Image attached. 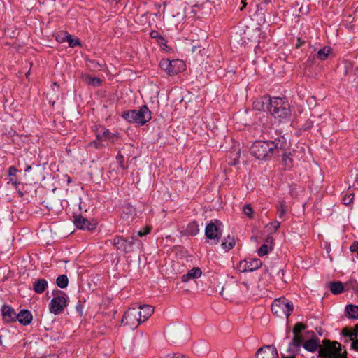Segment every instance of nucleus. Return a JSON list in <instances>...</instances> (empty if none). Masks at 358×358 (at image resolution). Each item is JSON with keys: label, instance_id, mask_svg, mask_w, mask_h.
<instances>
[{"label": "nucleus", "instance_id": "f257e3e1", "mask_svg": "<svg viewBox=\"0 0 358 358\" xmlns=\"http://www.w3.org/2000/svg\"><path fill=\"white\" fill-rule=\"evenodd\" d=\"M286 146L284 137L274 141H255L250 148L251 155L259 160H269L273 157L280 156Z\"/></svg>", "mask_w": 358, "mask_h": 358}, {"label": "nucleus", "instance_id": "f03ea898", "mask_svg": "<svg viewBox=\"0 0 358 358\" xmlns=\"http://www.w3.org/2000/svg\"><path fill=\"white\" fill-rule=\"evenodd\" d=\"M258 110L268 111L275 118L286 119L291 115L289 104L280 97L264 96Z\"/></svg>", "mask_w": 358, "mask_h": 358}, {"label": "nucleus", "instance_id": "7ed1b4c3", "mask_svg": "<svg viewBox=\"0 0 358 358\" xmlns=\"http://www.w3.org/2000/svg\"><path fill=\"white\" fill-rule=\"evenodd\" d=\"M122 117L130 123H136L144 125L151 120V112L145 105L140 107L139 110H130L124 111Z\"/></svg>", "mask_w": 358, "mask_h": 358}, {"label": "nucleus", "instance_id": "20e7f679", "mask_svg": "<svg viewBox=\"0 0 358 358\" xmlns=\"http://www.w3.org/2000/svg\"><path fill=\"white\" fill-rule=\"evenodd\" d=\"M319 357L322 358H340L341 356V344L336 341L331 342L324 339L322 345L320 344Z\"/></svg>", "mask_w": 358, "mask_h": 358}, {"label": "nucleus", "instance_id": "39448f33", "mask_svg": "<svg viewBox=\"0 0 358 358\" xmlns=\"http://www.w3.org/2000/svg\"><path fill=\"white\" fill-rule=\"evenodd\" d=\"M53 298L50 301L49 308L52 313H58L64 310L67 306L68 296L60 290H54L52 292Z\"/></svg>", "mask_w": 358, "mask_h": 358}, {"label": "nucleus", "instance_id": "423d86ee", "mask_svg": "<svg viewBox=\"0 0 358 358\" xmlns=\"http://www.w3.org/2000/svg\"><path fill=\"white\" fill-rule=\"evenodd\" d=\"M159 66L169 76L176 75L185 69V63L180 59H162L159 62Z\"/></svg>", "mask_w": 358, "mask_h": 358}, {"label": "nucleus", "instance_id": "0eeeda50", "mask_svg": "<svg viewBox=\"0 0 358 358\" xmlns=\"http://www.w3.org/2000/svg\"><path fill=\"white\" fill-rule=\"evenodd\" d=\"M271 308L272 313H289L294 310L293 303L285 297L275 299Z\"/></svg>", "mask_w": 358, "mask_h": 358}, {"label": "nucleus", "instance_id": "6e6552de", "mask_svg": "<svg viewBox=\"0 0 358 358\" xmlns=\"http://www.w3.org/2000/svg\"><path fill=\"white\" fill-rule=\"evenodd\" d=\"M150 315H123L121 322L124 326H127L131 329H135L138 326L147 320Z\"/></svg>", "mask_w": 358, "mask_h": 358}, {"label": "nucleus", "instance_id": "1a4fd4ad", "mask_svg": "<svg viewBox=\"0 0 358 358\" xmlns=\"http://www.w3.org/2000/svg\"><path fill=\"white\" fill-rule=\"evenodd\" d=\"M216 224H221L220 222L215 220L208 223L205 229V235L207 238L213 240L216 244L220 242L222 238V232Z\"/></svg>", "mask_w": 358, "mask_h": 358}, {"label": "nucleus", "instance_id": "9d476101", "mask_svg": "<svg viewBox=\"0 0 358 358\" xmlns=\"http://www.w3.org/2000/svg\"><path fill=\"white\" fill-rule=\"evenodd\" d=\"M277 348L273 345H264L258 349L255 358H278Z\"/></svg>", "mask_w": 358, "mask_h": 358}, {"label": "nucleus", "instance_id": "9b49d317", "mask_svg": "<svg viewBox=\"0 0 358 358\" xmlns=\"http://www.w3.org/2000/svg\"><path fill=\"white\" fill-rule=\"evenodd\" d=\"M262 263L260 259L257 258H248L241 261L239 268L243 272H252L258 269Z\"/></svg>", "mask_w": 358, "mask_h": 358}, {"label": "nucleus", "instance_id": "f8f14e48", "mask_svg": "<svg viewBox=\"0 0 358 358\" xmlns=\"http://www.w3.org/2000/svg\"><path fill=\"white\" fill-rule=\"evenodd\" d=\"M3 320L9 322L18 321L22 325H27L33 320L32 315H2Z\"/></svg>", "mask_w": 358, "mask_h": 358}, {"label": "nucleus", "instance_id": "ddd939ff", "mask_svg": "<svg viewBox=\"0 0 358 358\" xmlns=\"http://www.w3.org/2000/svg\"><path fill=\"white\" fill-rule=\"evenodd\" d=\"M73 218V222L78 229L93 230L96 227L95 223H91L87 219L80 215H74Z\"/></svg>", "mask_w": 358, "mask_h": 358}, {"label": "nucleus", "instance_id": "4468645a", "mask_svg": "<svg viewBox=\"0 0 358 358\" xmlns=\"http://www.w3.org/2000/svg\"><path fill=\"white\" fill-rule=\"evenodd\" d=\"M111 243L120 250L129 253L131 252L129 243H128L126 238H123L122 236H116L111 241Z\"/></svg>", "mask_w": 358, "mask_h": 358}, {"label": "nucleus", "instance_id": "2eb2a0df", "mask_svg": "<svg viewBox=\"0 0 358 358\" xmlns=\"http://www.w3.org/2000/svg\"><path fill=\"white\" fill-rule=\"evenodd\" d=\"M130 311H136V313H154L155 308L152 306L147 304L134 303L132 304L125 313H129Z\"/></svg>", "mask_w": 358, "mask_h": 358}, {"label": "nucleus", "instance_id": "dca6fc26", "mask_svg": "<svg viewBox=\"0 0 358 358\" xmlns=\"http://www.w3.org/2000/svg\"><path fill=\"white\" fill-rule=\"evenodd\" d=\"M320 342V339L317 337H315L306 341L303 343V347L306 350L310 352H315L317 350H319Z\"/></svg>", "mask_w": 358, "mask_h": 358}, {"label": "nucleus", "instance_id": "f3484780", "mask_svg": "<svg viewBox=\"0 0 358 358\" xmlns=\"http://www.w3.org/2000/svg\"><path fill=\"white\" fill-rule=\"evenodd\" d=\"M201 274L202 271L201 268L199 267L193 268L182 276V281L183 282H187L190 280L197 279L201 277Z\"/></svg>", "mask_w": 358, "mask_h": 358}, {"label": "nucleus", "instance_id": "a211bd4d", "mask_svg": "<svg viewBox=\"0 0 358 358\" xmlns=\"http://www.w3.org/2000/svg\"><path fill=\"white\" fill-rule=\"evenodd\" d=\"M48 282L45 279L39 278V279H37L33 283V290L36 294H42L48 288Z\"/></svg>", "mask_w": 358, "mask_h": 358}, {"label": "nucleus", "instance_id": "6ab92c4d", "mask_svg": "<svg viewBox=\"0 0 358 358\" xmlns=\"http://www.w3.org/2000/svg\"><path fill=\"white\" fill-rule=\"evenodd\" d=\"M236 245V238L234 236L228 235L223 241L222 247L225 251L232 249Z\"/></svg>", "mask_w": 358, "mask_h": 358}, {"label": "nucleus", "instance_id": "aec40b11", "mask_svg": "<svg viewBox=\"0 0 358 358\" xmlns=\"http://www.w3.org/2000/svg\"><path fill=\"white\" fill-rule=\"evenodd\" d=\"M83 80L87 84L92 86V87H98L101 85L102 80L98 77H93L88 74H85L83 76Z\"/></svg>", "mask_w": 358, "mask_h": 358}, {"label": "nucleus", "instance_id": "412c9836", "mask_svg": "<svg viewBox=\"0 0 358 358\" xmlns=\"http://www.w3.org/2000/svg\"><path fill=\"white\" fill-rule=\"evenodd\" d=\"M329 289L334 294H339L344 290V285L341 282H331L329 283Z\"/></svg>", "mask_w": 358, "mask_h": 358}, {"label": "nucleus", "instance_id": "4be33fe9", "mask_svg": "<svg viewBox=\"0 0 358 358\" xmlns=\"http://www.w3.org/2000/svg\"><path fill=\"white\" fill-rule=\"evenodd\" d=\"M199 231V224L196 221L189 222L186 228V233L189 236H196Z\"/></svg>", "mask_w": 358, "mask_h": 358}, {"label": "nucleus", "instance_id": "5701e85b", "mask_svg": "<svg viewBox=\"0 0 358 358\" xmlns=\"http://www.w3.org/2000/svg\"><path fill=\"white\" fill-rule=\"evenodd\" d=\"M277 213L280 219H283L287 212V206L284 200L279 201L276 206Z\"/></svg>", "mask_w": 358, "mask_h": 358}, {"label": "nucleus", "instance_id": "b1692460", "mask_svg": "<svg viewBox=\"0 0 358 358\" xmlns=\"http://www.w3.org/2000/svg\"><path fill=\"white\" fill-rule=\"evenodd\" d=\"M285 148L283 151L280 152V155L282 156V163L286 169H290L293 166V159L290 157L289 155L285 152Z\"/></svg>", "mask_w": 358, "mask_h": 358}, {"label": "nucleus", "instance_id": "393cba45", "mask_svg": "<svg viewBox=\"0 0 358 358\" xmlns=\"http://www.w3.org/2000/svg\"><path fill=\"white\" fill-rule=\"evenodd\" d=\"M280 226V222L275 220V221H273V222H270L269 224H266L265 227V229L268 234H272L275 233L278 231Z\"/></svg>", "mask_w": 358, "mask_h": 358}, {"label": "nucleus", "instance_id": "a878e982", "mask_svg": "<svg viewBox=\"0 0 358 358\" xmlns=\"http://www.w3.org/2000/svg\"><path fill=\"white\" fill-rule=\"evenodd\" d=\"M57 285L62 289L66 288L69 285V279L66 275H60L56 279Z\"/></svg>", "mask_w": 358, "mask_h": 358}, {"label": "nucleus", "instance_id": "bb28decb", "mask_svg": "<svg viewBox=\"0 0 358 358\" xmlns=\"http://www.w3.org/2000/svg\"><path fill=\"white\" fill-rule=\"evenodd\" d=\"M331 52V48L328 46H325L321 49H320L317 52V57L320 60H324L327 58L328 55Z\"/></svg>", "mask_w": 358, "mask_h": 358}, {"label": "nucleus", "instance_id": "cd10ccee", "mask_svg": "<svg viewBox=\"0 0 358 358\" xmlns=\"http://www.w3.org/2000/svg\"><path fill=\"white\" fill-rule=\"evenodd\" d=\"M353 200H354V193L352 192L349 188L348 190L345 193H344V194L343 196V198H342L343 203L345 206H348L352 203Z\"/></svg>", "mask_w": 358, "mask_h": 358}, {"label": "nucleus", "instance_id": "c85d7f7f", "mask_svg": "<svg viewBox=\"0 0 358 358\" xmlns=\"http://www.w3.org/2000/svg\"><path fill=\"white\" fill-rule=\"evenodd\" d=\"M299 351V348L294 347V345H291L290 343L287 348V352L289 353V355L287 357H285L284 355H282L281 358H295Z\"/></svg>", "mask_w": 358, "mask_h": 358}, {"label": "nucleus", "instance_id": "c756f323", "mask_svg": "<svg viewBox=\"0 0 358 358\" xmlns=\"http://www.w3.org/2000/svg\"><path fill=\"white\" fill-rule=\"evenodd\" d=\"M303 338L301 334H294L291 341V345H294V347L300 348L301 345L303 343Z\"/></svg>", "mask_w": 358, "mask_h": 358}, {"label": "nucleus", "instance_id": "7c9ffc66", "mask_svg": "<svg viewBox=\"0 0 358 358\" xmlns=\"http://www.w3.org/2000/svg\"><path fill=\"white\" fill-rule=\"evenodd\" d=\"M115 134L111 133L109 129L106 128H102V137H104L105 140L113 141Z\"/></svg>", "mask_w": 358, "mask_h": 358}, {"label": "nucleus", "instance_id": "2f4dec72", "mask_svg": "<svg viewBox=\"0 0 358 358\" xmlns=\"http://www.w3.org/2000/svg\"><path fill=\"white\" fill-rule=\"evenodd\" d=\"M306 329V324H304L301 322H297L293 329V333H294V334H301V332Z\"/></svg>", "mask_w": 358, "mask_h": 358}, {"label": "nucleus", "instance_id": "473e14b6", "mask_svg": "<svg viewBox=\"0 0 358 358\" xmlns=\"http://www.w3.org/2000/svg\"><path fill=\"white\" fill-rule=\"evenodd\" d=\"M345 313H358V306L347 305L345 308Z\"/></svg>", "mask_w": 358, "mask_h": 358}, {"label": "nucleus", "instance_id": "72a5a7b5", "mask_svg": "<svg viewBox=\"0 0 358 358\" xmlns=\"http://www.w3.org/2000/svg\"><path fill=\"white\" fill-rule=\"evenodd\" d=\"M66 38V41L69 43V47L73 48V47H76V45H80L79 41L77 39L71 38V35L67 34Z\"/></svg>", "mask_w": 358, "mask_h": 358}, {"label": "nucleus", "instance_id": "f704fd0d", "mask_svg": "<svg viewBox=\"0 0 358 358\" xmlns=\"http://www.w3.org/2000/svg\"><path fill=\"white\" fill-rule=\"evenodd\" d=\"M269 248L266 244H263L258 250V255L259 256H264L268 253Z\"/></svg>", "mask_w": 358, "mask_h": 358}, {"label": "nucleus", "instance_id": "c9c22d12", "mask_svg": "<svg viewBox=\"0 0 358 358\" xmlns=\"http://www.w3.org/2000/svg\"><path fill=\"white\" fill-rule=\"evenodd\" d=\"M243 213L245 215H247L248 217H252L253 210L250 204H247L243 206Z\"/></svg>", "mask_w": 358, "mask_h": 358}, {"label": "nucleus", "instance_id": "e433bc0d", "mask_svg": "<svg viewBox=\"0 0 358 358\" xmlns=\"http://www.w3.org/2000/svg\"><path fill=\"white\" fill-rule=\"evenodd\" d=\"M116 160L117 161L120 166L122 169H127V167L124 166V164L123 163V162H124V156L120 152H118V154L117 155Z\"/></svg>", "mask_w": 358, "mask_h": 358}, {"label": "nucleus", "instance_id": "4c0bfd02", "mask_svg": "<svg viewBox=\"0 0 358 358\" xmlns=\"http://www.w3.org/2000/svg\"><path fill=\"white\" fill-rule=\"evenodd\" d=\"M345 285L348 288L357 289L358 287V282L356 280H350L346 282Z\"/></svg>", "mask_w": 358, "mask_h": 358}, {"label": "nucleus", "instance_id": "58836bf2", "mask_svg": "<svg viewBox=\"0 0 358 358\" xmlns=\"http://www.w3.org/2000/svg\"><path fill=\"white\" fill-rule=\"evenodd\" d=\"M1 313H15L14 310L8 305H3L1 308Z\"/></svg>", "mask_w": 358, "mask_h": 358}, {"label": "nucleus", "instance_id": "ea45409f", "mask_svg": "<svg viewBox=\"0 0 358 358\" xmlns=\"http://www.w3.org/2000/svg\"><path fill=\"white\" fill-rule=\"evenodd\" d=\"M343 334L345 336H349L352 338V336H358V333H352L349 329L344 328L342 331Z\"/></svg>", "mask_w": 358, "mask_h": 358}, {"label": "nucleus", "instance_id": "a19ab883", "mask_svg": "<svg viewBox=\"0 0 358 358\" xmlns=\"http://www.w3.org/2000/svg\"><path fill=\"white\" fill-rule=\"evenodd\" d=\"M350 250L352 253H357L356 257L358 259V241L353 242L350 248Z\"/></svg>", "mask_w": 358, "mask_h": 358}, {"label": "nucleus", "instance_id": "79ce46f5", "mask_svg": "<svg viewBox=\"0 0 358 358\" xmlns=\"http://www.w3.org/2000/svg\"><path fill=\"white\" fill-rule=\"evenodd\" d=\"M18 170L15 166H10L8 169V175L10 178L15 177Z\"/></svg>", "mask_w": 358, "mask_h": 358}, {"label": "nucleus", "instance_id": "37998d69", "mask_svg": "<svg viewBox=\"0 0 358 358\" xmlns=\"http://www.w3.org/2000/svg\"><path fill=\"white\" fill-rule=\"evenodd\" d=\"M136 236L134 235L131 236V237H129L128 238H126L128 243H129L130 248H131V251L133 250V246H134V243L136 241Z\"/></svg>", "mask_w": 358, "mask_h": 358}, {"label": "nucleus", "instance_id": "c03bdc74", "mask_svg": "<svg viewBox=\"0 0 358 358\" xmlns=\"http://www.w3.org/2000/svg\"><path fill=\"white\" fill-rule=\"evenodd\" d=\"M84 309V305L80 301H78L76 306V310L78 313H82Z\"/></svg>", "mask_w": 358, "mask_h": 358}, {"label": "nucleus", "instance_id": "a18cd8bd", "mask_svg": "<svg viewBox=\"0 0 358 358\" xmlns=\"http://www.w3.org/2000/svg\"><path fill=\"white\" fill-rule=\"evenodd\" d=\"M150 231V227H146L145 229L143 230H140L138 231V236H143L144 235H146L148 234H149Z\"/></svg>", "mask_w": 358, "mask_h": 358}, {"label": "nucleus", "instance_id": "49530a36", "mask_svg": "<svg viewBox=\"0 0 358 358\" xmlns=\"http://www.w3.org/2000/svg\"><path fill=\"white\" fill-rule=\"evenodd\" d=\"M92 145L97 149L103 146L101 141L96 139L92 143Z\"/></svg>", "mask_w": 358, "mask_h": 358}, {"label": "nucleus", "instance_id": "de8ad7c7", "mask_svg": "<svg viewBox=\"0 0 358 358\" xmlns=\"http://www.w3.org/2000/svg\"><path fill=\"white\" fill-rule=\"evenodd\" d=\"M166 358H187V357L184 355L174 354L173 355H168Z\"/></svg>", "mask_w": 358, "mask_h": 358}, {"label": "nucleus", "instance_id": "09e8293b", "mask_svg": "<svg viewBox=\"0 0 358 358\" xmlns=\"http://www.w3.org/2000/svg\"><path fill=\"white\" fill-rule=\"evenodd\" d=\"M150 36L152 38H162V36L159 34L157 31H152L150 32Z\"/></svg>", "mask_w": 358, "mask_h": 358}, {"label": "nucleus", "instance_id": "8fccbe9b", "mask_svg": "<svg viewBox=\"0 0 358 358\" xmlns=\"http://www.w3.org/2000/svg\"><path fill=\"white\" fill-rule=\"evenodd\" d=\"M96 140H99V141H103V140H105L104 139V137H102V129H101V131H98L97 133H96Z\"/></svg>", "mask_w": 358, "mask_h": 358}, {"label": "nucleus", "instance_id": "3c124183", "mask_svg": "<svg viewBox=\"0 0 358 358\" xmlns=\"http://www.w3.org/2000/svg\"><path fill=\"white\" fill-rule=\"evenodd\" d=\"M312 127H313V123L311 122H307L303 126V129L306 131V130L311 129Z\"/></svg>", "mask_w": 358, "mask_h": 358}, {"label": "nucleus", "instance_id": "603ef678", "mask_svg": "<svg viewBox=\"0 0 358 358\" xmlns=\"http://www.w3.org/2000/svg\"><path fill=\"white\" fill-rule=\"evenodd\" d=\"M264 98V97H262L260 100H258V101H257L256 102H255L254 106H255V108L257 110H258V109L257 108V107H259V108H260V107H262V99H263Z\"/></svg>", "mask_w": 358, "mask_h": 358}, {"label": "nucleus", "instance_id": "864d4df0", "mask_svg": "<svg viewBox=\"0 0 358 358\" xmlns=\"http://www.w3.org/2000/svg\"><path fill=\"white\" fill-rule=\"evenodd\" d=\"M352 347L355 350H358V340L354 341L352 342Z\"/></svg>", "mask_w": 358, "mask_h": 358}, {"label": "nucleus", "instance_id": "5fc2aeb1", "mask_svg": "<svg viewBox=\"0 0 358 358\" xmlns=\"http://www.w3.org/2000/svg\"><path fill=\"white\" fill-rule=\"evenodd\" d=\"M10 181L11 182V183H12L13 185L17 186V180H15V179L14 178V177L10 178Z\"/></svg>", "mask_w": 358, "mask_h": 358}, {"label": "nucleus", "instance_id": "6e6d98bb", "mask_svg": "<svg viewBox=\"0 0 358 358\" xmlns=\"http://www.w3.org/2000/svg\"><path fill=\"white\" fill-rule=\"evenodd\" d=\"M349 318L358 319V315H348Z\"/></svg>", "mask_w": 358, "mask_h": 358}, {"label": "nucleus", "instance_id": "4d7b16f0", "mask_svg": "<svg viewBox=\"0 0 358 358\" xmlns=\"http://www.w3.org/2000/svg\"><path fill=\"white\" fill-rule=\"evenodd\" d=\"M18 313H30V312L27 309H22Z\"/></svg>", "mask_w": 358, "mask_h": 358}, {"label": "nucleus", "instance_id": "13d9d810", "mask_svg": "<svg viewBox=\"0 0 358 358\" xmlns=\"http://www.w3.org/2000/svg\"><path fill=\"white\" fill-rule=\"evenodd\" d=\"M303 41H301L300 40V38H298V43H297V44H296V47H298V48H299V47H300V46L303 44Z\"/></svg>", "mask_w": 358, "mask_h": 358}, {"label": "nucleus", "instance_id": "bf43d9fd", "mask_svg": "<svg viewBox=\"0 0 358 358\" xmlns=\"http://www.w3.org/2000/svg\"><path fill=\"white\" fill-rule=\"evenodd\" d=\"M45 358H57L56 355H48Z\"/></svg>", "mask_w": 358, "mask_h": 358}, {"label": "nucleus", "instance_id": "052dcab7", "mask_svg": "<svg viewBox=\"0 0 358 358\" xmlns=\"http://www.w3.org/2000/svg\"><path fill=\"white\" fill-rule=\"evenodd\" d=\"M31 166H29V165H28V166H27V167H26V169H25V170H24V171H25L26 172H28V171H29L31 170Z\"/></svg>", "mask_w": 358, "mask_h": 358}, {"label": "nucleus", "instance_id": "680f3d73", "mask_svg": "<svg viewBox=\"0 0 358 358\" xmlns=\"http://www.w3.org/2000/svg\"><path fill=\"white\" fill-rule=\"evenodd\" d=\"M67 182H68V183H70V182H71V178H68V180H67Z\"/></svg>", "mask_w": 358, "mask_h": 358}, {"label": "nucleus", "instance_id": "e2e57ef3", "mask_svg": "<svg viewBox=\"0 0 358 358\" xmlns=\"http://www.w3.org/2000/svg\"><path fill=\"white\" fill-rule=\"evenodd\" d=\"M113 1L116 2V3H118L120 2L121 0H113Z\"/></svg>", "mask_w": 358, "mask_h": 358}, {"label": "nucleus", "instance_id": "0e129e2a", "mask_svg": "<svg viewBox=\"0 0 358 358\" xmlns=\"http://www.w3.org/2000/svg\"><path fill=\"white\" fill-rule=\"evenodd\" d=\"M241 2H242L243 3H244V4H243V6L245 7V1H242Z\"/></svg>", "mask_w": 358, "mask_h": 358}, {"label": "nucleus", "instance_id": "69168bd1", "mask_svg": "<svg viewBox=\"0 0 358 358\" xmlns=\"http://www.w3.org/2000/svg\"><path fill=\"white\" fill-rule=\"evenodd\" d=\"M286 316H287V317H286V318H287V319H288V317L289 316V314H287V315H286Z\"/></svg>", "mask_w": 358, "mask_h": 358}]
</instances>
